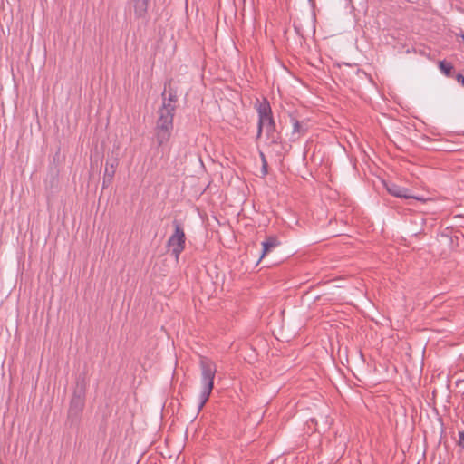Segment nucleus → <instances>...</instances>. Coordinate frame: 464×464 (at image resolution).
Returning <instances> with one entry per match:
<instances>
[{"label": "nucleus", "mask_w": 464, "mask_h": 464, "mask_svg": "<svg viewBox=\"0 0 464 464\" xmlns=\"http://www.w3.org/2000/svg\"><path fill=\"white\" fill-rule=\"evenodd\" d=\"M255 108L258 114L256 140L261 137L263 130L265 129L267 140H270L271 144H279L281 135L276 130L272 109L267 99L263 98L261 101L256 99Z\"/></svg>", "instance_id": "obj_1"}, {"label": "nucleus", "mask_w": 464, "mask_h": 464, "mask_svg": "<svg viewBox=\"0 0 464 464\" xmlns=\"http://www.w3.org/2000/svg\"><path fill=\"white\" fill-rule=\"evenodd\" d=\"M200 367V382L202 386L201 392L199 394V402L198 411H200L208 401L209 396L214 388V379L217 373L216 363L207 357H201L199 360Z\"/></svg>", "instance_id": "obj_2"}, {"label": "nucleus", "mask_w": 464, "mask_h": 464, "mask_svg": "<svg viewBox=\"0 0 464 464\" xmlns=\"http://www.w3.org/2000/svg\"><path fill=\"white\" fill-rule=\"evenodd\" d=\"M160 108L158 111V119L155 127V140L158 144V148L166 145L173 130V120L175 111H172V108Z\"/></svg>", "instance_id": "obj_3"}, {"label": "nucleus", "mask_w": 464, "mask_h": 464, "mask_svg": "<svg viewBox=\"0 0 464 464\" xmlns=\"http://www.w3.org/2000/svg\"><path fill=\"white\" fill-rule=\"evenodd\" d=\"M174 231L167 241V246L170 249L171 255L178 261L180 254L184 251L186 246V235L181 223L174 219L172 222Z\"/></svg>", "instance_id": "obj_4"}, {"label": "nucleus", "mask_w": 464, "mask_h": 464, "mask_svg": "<svg viewBox=\"0 0 464 464\" xmlns=\"http://www.w3.org/2000/svg\"><path fill=\"white\" fill-rule=\"evenodd\" d=\"M85 405V391L83 388H78L73 392L70 401L67 420L71 425L80 421L82 411Z\"/></svg>", "instance_id": "obj_5"}, {"label": "nucleus", "mask_w": 464, "mask_h": 464, "mask_svg": "<svg viewBox=\"0 0 464 464\" xmlns=\"http://www.w3.org/2000/svg\"><path fill=\"white\" fill-rule=\"evenodd\" d=\"M290 122L292 124V131L289 137L291 142L297 141L303 135L306 134L309 130L306 121H299L293 114L290 115Z\"/></svg>", "instance_id": "obj_6"}, {"label": "nucleus", "mask_w": 464, "mask_h": 464, "mask_svg": "<svg viewBox=\"0 0 464 464\" xmlns=\"http://www.w3.org/2000/svg\"><path fill=\"white\" fill-rule=\"evenodd\" d=\"M384 186H385L388 193L394 197H397L400 198H406V199H408V198H415L418 200L420 199L419 198L412 196L411 194V191L409 188L401 187L393 182H385Z\"/></svg>", "instance_id": "obj_7"}, {"label": "nucleus", "mask_w": 464, "mask_h": 464, "mask_svg": "<svg viewBox=\"0 0 464 464\" xmlns=\"http://www.w3.org/2000/svg\"><path fill=\"white\" fill-rule=\"evenodd\" d=\"M119 165V160L117 158L107 160L105 164L104 174L102 178V188H105L110 186L113 180L116 169Z\"/></svg>", "instance_id": "obj_8"}, {"label": "nucleus", "mask_w": 464, "mask_h": 464, "mask_svg": "<svg viewBox=\"0 0 464 464\" xmlns=\"http://www.w3.org/2000/svg\"><path fill=\"white\" fill-rule=\"evenodd\" d=\"M137 19H146L150 0H130Z\"/></svg>", "instance_id": "obj_9"}, {"label": "nucleus", "mask_w": 464, "mask_h": 464, "mask_svg": "<svg viewBox=\"0 0 464 464\" xmlns=\"http://www.w3.org/2000/svg\"><path fill=\"white\" fill-rule=\"evenodd\" d=\"M280 245V241L277 237L269 236L262 242V253L259 257L257 264L271 251Z\"/></svg>", "instance_id": "obj_10"}, {"label": "nucleus", "mask_w": 464, "mask_h": 464, "mask_svg": "<svg viewBox=\"0 0 464 464\" xmlns=\"http://www.w3.org/2000/svg\"><path fill=\"white\" fill-rule=\"evenodd\" d=\"M166 92L162 93L163 96V103L160 108H166L169 105V108H172V111H176V102H178V97L175 91L169 90L168 93V98L165 97Z\"/></svg>", "instance_id": "obj_11"}, {"label": "nucleus", "mask_w": 464, "mask_h": 464, "mask_svg": "<svg viewBox=\"0 0 464 464\" xmlns=\"http://www.w3.org/2000/svg\"><path fill=\"white\" fill-rule=\"evenodd\" d=\"M439 68L440 71L446 75L450 76L451 72L453 70V65L450 63H448L446 61H440L439 62Z\"/></svg>", "instance_id": "obj_12"}, {"label": "nucleus", "mask_w": 464, "mask_h": 464, "mask_svg": "<svg viewBox=\"0 0 464 464\" xmlns=\"http://www.w3.org/2000/svg\"><path fill=\"white\" fill-rule=\"evenodd\" d=\"M259 156H260V159H261V161H262V174L265 176L267 174V168H268V164H267V160H266V155L263 151H259Z\"/></svg>", "instance_id": "obj_13"}, {"label": "nucleus", "mask_w": 464, "mask_h": 464, "mask_svg": "<svg viewBox=\"0 0 464 464\" xmlns=\"http://www.w3.org/2000/svg\"><path fill=\"white\" fill-rule=\"evenodd\" d=\"M458 445H459L461 449H464V430H463L459 431V440H458Z\"/></svg>", "instance_id": "obj_14"}, {"label": "nucleus", "mask_w": 464, "mask_h": 464, "mask_svg": "<svg viewBox=\"0 0 464 464\" xmlns=\"http://www.w3.org/2000/svg\"><path fill=\"white\" fill-rule=\"evenodd\" d=\"M456 80L464 87V75H462L461 73H458L456 76Z\"/></svg>", "instance_id": "obj_15"}, {"label": "nucleus", "mask_w": 464, "mask_h": 464, "mask_svg": "<svg viewBox=\"0 0 464 464\" xmlns=\"http://www.w3.org/2000/svg\"><path fill=\"white\" fill-rule=\"evenodd\" d=\"M460 37L462 38L463 42H464V32H461L460 34Z\"/></svg>", "instance_id": "obj_16"}]
</instances>
